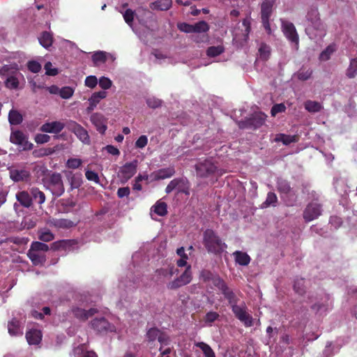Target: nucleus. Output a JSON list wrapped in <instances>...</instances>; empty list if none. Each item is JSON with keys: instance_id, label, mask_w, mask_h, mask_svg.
<instances>
[{"instance_id": "nucleus-48", "label": "nucleus", "mask_w": 357, "mask_h": 357, "mask_svg": "<svg viewBox=\"0 0 357 357\" xmlns=\"http://www.w3.org/2000/svg\"><path fill=\"white\" fill-rule=\"evenodd\" d=\"M278 202V197L273 192H269L267 194L266 201L262 204V207H268L270 206H275Z\"/></svg>"}, {"instance_id": "nucleus-7", "label": "nucleus", "mask_w": 357, "mask_h": 357, "mask_svg": "<svg viewBox=\"0 0 357 357\" xmlns=\"http://www.w3.org/2000/svg\"><path fill=\"white\" fill-rule=\"evenodd\" d=\"M47 188L55 197H60L64 193L65 188L61 174L54 172L50 176Z\"/></svg>"}, {"instance_id": "nucleus-44", "label": "nucleus", "mask_w": 357, "mask_h": 357, "mask_svg": "<svg viewBox=\"0 0 357 357\" xmlns=\"http://www.w3.org/2000/svg\"><path fill=\"white\" fill-rule=\"evenodd\" d=\"M38 238L43 242H50L54 238V235L49 229H43L38 232Z\"/></svg>"}, {"instance_id": "nucleus-41", "label": "nucleus", "mask_w": 357, "mask_h": 357, "mask_svg": "<svg viewBox=\"0 0 357 357\" xmlns=\"http://www.w3.org/2000/svg\"><path fill=\"white\" fill-rule=\"evenodd\" d=\"M106 96L107 92L105 91L94 92L89 98V102H92L93 104L97 106V105L100 102V100L105 98Z\"/></svg>"}, {"instance_id": "nucleus-24", "label": "nucleus", "mask_w": 357, "mask_h": 357, "mask_svg": "<svg viewBox=\"0 0 357 357\" xmlns=\"http://www.w3.org/2000/svg\"><path fill=\"white\" fill-rule=\"evenodd\" d=\"M26 338L29 344H38L41 341L42 335L40 331L32 329L26 332Z\"/></svg>"}, {"instance_id": "nucleus-46", "label": "nucleus", "mask_w": 357, "mask_h": 357, "mask_svg": "<svg viewBox=\"0 0 357 357\" xmlns=\"http://www.w3.org/2000/svg\"><path fill=\"white\" fill-rule=\"evenodd\" d=\"M54 152V150L52 148H43L34 150L32 154L36 158H42L44 156L50 155Z\"/></svg>"}, {"instance_id": "nucleus-32", "label": "nucleus", "mask_w": 357, "mask_h": 357, "mask_svg": "<svg viewBox=\"0 0 357 357\" xmlns=\"http://www.w3.org/2000/svg\"><path fill=\"white\" fill-rule=\"evenodd\" d=\"M27 255L34 265L43 264L45 261L44 256L38 254V252L29 249Z\"/></svg>"}, {"instance_id": "nucleus-14", "label": "nucleus", "mask_w": 357, "mask_h": 357, "mask_svg": "<svg viewBox=\"0 0 357 357\" xmlns=\"http://www.w3.org/2000/svg\"><path fill=\"white\" fill-rule=\"evenodd\" d=\"M68 128L71 130L83 143L89 144L90 137L86 129L74 121L68 123Z\"/></svg>"}, {"instance_id": "nucleus-3", "label": "nucleus", "mask_w": 357, "mask_h": 357, "mask_svg": "<svg viewBox=\"0 0 357 357\" xmlns=\"http://www.w3.org/2000/svg\"><path fill=\"white\" fill-rule=\"evenodd\" d=\"M277 190L280 193V197L284 199L285 204L288 206H294L296 202V198L291 199L288 197H296V192L291 187L290 183L283 178H278L276 183Z\"/></svg>"}, {"instance_id": "nucleus-40", "label": "nucleus", "mask_w": 357, "mask_h": 357, "mask_svg": "<svg viewBox=\"0 0 357 357\" xmlns=\"http://www.w3.org/2000/svg\"><path fill=\"white\" fill-rule=\"evenodd\" d=\"M335 45H329L324 51H322L319 55V59L321 61H327L331 58V54L335 52Z\"/></svg>"}, {"instance_id": "nucleus-57", "label": "nucleus", "mask_w": 357, "mask_h": 357, "mask_svg": "<svg viewBox=\"0 0 357 357\" xmlns=\"http://www.w3.org/2000/svg\"><path fill=\"white\" fill-rule=\"evenodd\" d=\"M27 68L31 73H38L41 70V65L36 61H29L27 63Z\"/></svg>"}, {"instance_id": "nucleus-5", "label": "nucleus", "mask_w": 357, "mask_h": 357, "mask_svg": "<svg viewBox=\"0 0 357 357\" xmlns=\"http://www.w3.org/2000/svg\"><path fill=\"white\" fill-rule=\"evenodd\" d=\"M275 0H264L261 4V19L262 25L268 34H271L270 17L273 13V8Z\"/></svg>"}, {"instance_id": "nucleus-39", "label": "nucleus", "mask_w": 357, "mask_h": 357, "mask_svg": "<svg viewBox=\"0 0 357 357\" xmlns=\"http://www.w3.org/2000/svg\"><path fill=\"white\" fill-rule=\"evenodd\" d=\"M225 52L223 45L211 46L206 50V55L209 57H215Z\"/></svg>"}, {"instance_id": "nucleus-54", "label": "nucleus", "mask_w": 357, "mask_h": 357, "mask_svg": "<svg viewBox=\"0 0 357 357\" xmlns=\"http://www.w3.org/2000/svg\"><path fill=\"white\" fill-rule=\"evenodd\" d=\"M160 331L157 328H151L146 333V337L149 342H153L158 339Z\"/></svg>"}, {"instance_id": "nucleus-21", "label": "nucleus", "mask_w": 357, "mask_h": 357, "mask_svg": "<svg viewBox=\"0 0 357 357\" xmlns=\"http://www.w3.org/2000/svg\"><path fill=\"white\" fill-rule=\"evenodd\" d=\"M64 174L70 183L71 190L80 187L82 183L81 174H74L71 171H65Z\"/></svg>"}, {"instance_id": "nucleus-11", "label": "nucleus", "mask_w": 357, "mask_h": 357, "mask_svg": "<svg viewBox=\"0 0 357 357\" xmlns=\"http://www.w3.org/2000/svg\"><path fill=\"white\" fill-rule=\"evenodd\" d=\"M138 161L134 160L132 162H126L119 169V177L122 183H126L137 172Z\"/></svg>"}, {"instance_id": "nucleus-52", "label": "nucleus", "mask_w": 357, "mask_h": 357, "mask_svg": "<svg viewBox=\"0 0 357 357\" xmlns=\"http://www.w3.org/2000/svg\"><path fill=\"white\" fill-rule=\"evenodd\" d=\"M201 278L204 282H209L212 281L213 284L214 285V281L216 278H220L219 276H215L213 274L207 270H204L201 272Z\"/></svg>"}, {"instance_id": "nucleus-36", "label": "nucleus", "mask_w": 357, "mask_h": 357, "mask_svg": "<svg viewBox=\"0 0 357 357\" xmlns=\"http://www.w3.org/2000/svg\"><path fill=\"white\" fill-rule=\"evenodd\" d=\"M210 26L208 24L204 21H199L193 24V33H206L209 31Z\"/></svg>"}, {"instance_id": "nucleus-15", "label": "nucleus", "mask_w": 357, "mask_h": 357, "mask_svg": "<svg viewBox=\"0 0 357 357\" xmlns=\"http://www.w3.org/2000/svg\"><path fill=\"white\" fill-rule=\"evenodd\" d=\"M321 214V206L315 202L308 204L303 211V218L305 222H310L320 216Z\"/></svg>"}, {"instance_id": "nucleus-34", "label": "nucleus", "mask_w": 357, "mask_h": 357, "mask_svg": "<svg viewBox=\"0 0 357 357\" xmlns=\"http://www.w3.org/2000/svg\"><path fill=\"white\" fill-rule=\"evenodd\" d=\"M30 194L32 200L34 199L38 204H42L45 201V195L43 192L40 191L38 188H32L30 190Z\"/></svg>"}, {"instance_id": "nucleus-43", "label": "nucleus", "mask_w": 357, "mask_h": 357, "mask_svg": "<svg viewBox=\"0 0 357 357\" xmlns=\"http://www.w3.org/2000/svg\"><path fill=\"white\" fill-rule=\"evenodd\" d=\"M346 75L349 78H354L356 77L357 75V58L351 60Z\"/></svg>"}, {"instance_id": "nucleus-22", "label": "nucleus", "mask_w": 357, "mask_h": 357, "mask_svg": "<svg viewBox=\"0 0 357 357\" xmlns=\"http://www.w3.org/2000/svg\"><path fill=\"white\" fill-rule=\"evenodd\" d=\"M16 199L20 204L25 208H29L32 205L31 195L27 191L23 190L18 192L16 194Z\"/></svg>"}, {"instance_id": "nucleus-17", "label": "nucleus", "mask_w": 357, "mask_h": 357, "mask_svg": "<svg viewBox=\"0 0 357 357\" xmlns=\"http://www.w3.org/2000/svg\"><path fill=\"white\" fill-rule=\"evenodd\" d=\"M65 128V124L61 121L47 122L43 124L40 130L43 132L58 134Z\"/></svg>"}, {"instance_id": "nucleus-51", "label": "nucleus", "mask_w": 357, "mask_h": 357, "mask_svg": "<svg viewBox=\"0 0 357 357\" xmlns=\"http://www.w3.org/2000/svg\"><path fill=\"white\" fill-rule=\"evenodd\" d=\"M59 94L63 99H68L73 96L74 89L70 86H63L60 89Z\"/></svg>"}, {"instance_id": "nucleus-10", "label": "nucleus", "mask_w": 357, "mask_h": 357, "mask_svg": "<svg viewBox=\"0 0 357 357\" xmlns=\"http://www.w3.org/2000/svg\"><path fill=\"white\" fill-rule=\"evenodd\" d=\"M192 279L191 266L188 265L184 272L177 278L167 284L169 289L174 290L188 284Z\"/></svg>"}, {"instance_id": "nucleus-1", "label": "nucleus", "mask_w": 357, "mask_h": 357, "mask_svg": "<svg viewBox=\"0 0 357 357\" xmlns=\"http://www.w3.org/2000/svg\"><path fill=\"white\" fill-rule=\"evenodd\" d=\"M203 244L208 252L215 255L221 254L227 248V245L216 233L211 229H207L204 232Z\"/></svg>"}, {"instance_id": "nucleus-59", "label": "nucleus", "mask_w": 357, "mask_h": 357, "mask_svg": "<svg viewBox=\"0 0 357 357\" xmlns=\"http://www.w3.org/2000/svg\"><path fill=\"white\" fill-rule=\"evenodd\" d=\"M6 86L10 89H15L19 86V81L15 77H9L5 82Z\"/></svg>"}, {"instance_id": "nucleus-18", "label": "nucleus", "mask_w": 357, "mask_h": 357, "mask_svg": "<svg viewBox=\"0 0 357 357\" xmlns=\"http://www.w3.org/2000/svg\"><path fill=\"white\" fill-rule=\"evenodd\" d=\"M306 18L316 30H323L324 26L319 17V13L317 8H311L306 15Z\"/></svg>"}, {"instance_id": "nucleus-35", "label": "nucleus", "mask_w": 357, "mask_h": 357, "mask_svg": "<svg viewBox=\"0 0 357 357\" xmlns=\"http://www.w3.org/2000/svg\"><path fill=\"white\" fill-rule=\"evenodd\" d=\"M294 290L296 294L303 296L306 292L305 286V280L303 278H297L294 283Z\"/></svg>"}, {"instance_id": "nucleus-8", "label": "nucleus", "mask_w": 357, "mask_h": 357, "mask_svg": "<svg viewBox=\"0 0 357 357\" xmlns=\"http://www.w3.org/2000/svg\"><path fill=\"white\" fill-rule=\"evenodd\" d=\"M10 142L13 144L21 146L23 151H30L33 147V144L29 142L28 137L20 130H12Z\"/></svg>"}, {"instance_id": "nucleus-4", "label": "nucleus", "mask_w": 357, "mask_h": 357, "mask_svg": "<svg viewBox=\"0 0 357 357\" xmlns=\"http://www.w3.org/2000/svg\"><path fill=\"white\" fill-rule=\"evenodd\" d=\"M195 171L197 177L208 178L213 176L218 171V168L215 162L211 159H205L199 161L195 165Z\"/></svg>"}, {"instance_id": "nucleus-30", "label": "nucleus", "mask_w": 357, "mask_h": 357, "mask_svg": "<svg viewBox=\"0 0 357 357\" xmlns=\"http://www.w3.org/2000/svg\"><path fill=\"white\" fill-rule=\"evenodd\" d=\"M304 107L307 112L311 113L319 112L323 108V106L320 102L310 100L305 102Z\"/></svg>"}, {"instance_id": "nucleus-16", "label": "nucleus", "mask_w": 357, "mask_h": 357, "mask_svg": "<svg viewBox=\"0 0 357 357\" xmlns=\"http://www.w3.org/2000/svg\"><path fill=\"white\" fill-rule=\"evenodd\" d=\"M90 121L96 127L97 131H98L100 134H105L107 128V119L103 114L98 112L93 113L90 116Z\"/></svg>"}, {"instance_id": "nucleus-27", "label": "nucleus", "mask_w": 357, "mask_h": 357, "mask_svg": "<svg viewBox=\"0 0 357 357\" xmlns=\"http://www.w3.org/2000/svg\"><path fill=\"white\" fill-rule=\"evenodd\" d=\"M298 139V137L297 135H289L285 134H278L275 136V142H282L284 145H289L291 143L296 142Z\"/></svg>"}, {"instance_id": "nucleus-26", "label": "nucleus", "mask_w": 357, "mask_h": 357, "mask_svg": "<svg viewBox=\"0 0 357 357\" xmlns=\"http://www.w3.org/2000/svg\"><path fill=\"white\" fill-rule=\"evenodd\" d=\"M172 5V0H157L150 4L152 10H167Z\"/></svg>"}, {"instance_id": "nucleus-64", "label": "nucleus", "mask_w": 357, "mask_h": 357, "mask_svg": "<svg viewBox=\"0 0 357 357\" xmlns=\"http://www.w3.org/2000/svg\"><path fill=\"white\" fill-rule=\"evenodd\" d=\"M99 86L104 90L109 89L112 84V81L106 77H101L99 79Z\"/></svg>"}, {"instance_id": "nucleus-2", "label": "nucleus", "mask_w": 357, "mask_h": 357, "mask_svg": "<svg viewBox=\"0 0 357 357\" xmlns=\"http://www.w3.org/2000/svg\"><path fill=\"white\" fill-rule=\"evenodd\" d=\"M214 286L218 289L224 298L227 301L230 307L237 304L240 301L239 296L241 295V292L231 289L222 278H216L214 281Z\"/></svg>"}, {"instance_id": "nucleus-45", "label": "nucleus", "mask_w": 357, "mask_h": 357, "mask_svg": "<svg viewBox=\"0 0 357 357\" xmlns=\"http://www.w3.org/2000/svg\"><path fill=\"white\" fill-rule=\"evenodd\" d=\"M92 61L95 65L104 63L107 61V54L105 52H97L92 56Z\"/></svg>"}, {"instance_id": "nucleus-53", "label": "nucleus", "mask_w": 357, "mask_h": 357, "mask_svg": "<svg viewBox=\"0 0 357 357\" xmlns=\"http://www.w3.org/2000/svg\"><path fill=\"white\" fill-rule=\"evenodd\" d=\"M220 315L216 312H208L206 314L204 321L206 324L211 326V324L219 318Z\"/></svg>"}, {"instance_id": "nucleus-55", "label": "nucleus", "mask_w": 357, "mask_h": 357, "mask_svg": "<svg viewBox=\"0 0 357 357\" xmlns=\"http://www.w3.org/2000/svg\"><path fill=\"white\" fill-rule=\"evenodd\" d=\"M259 52L261 58L264 60H267L270 54V47L265 43L261 44Z\"/></svg>"}, {"instance_id": "nucleus-31", "label": "nucleus", "mask_w": 357, "mask_h": 357, "mask_svg": "<svg viewBox=\"0 0 357 357\" xmlns=\"http://www.w3.org/2000/svg\"><path fill=\"white\" fill-rule=\"evenodd\" d=\"M40 44L45 48H48L52 46L53 43L52 35L47 32L43 31L38 38Z\"/></svg>"}, {"instance_id": "nucleus-13", "label": "nucleus", "mask_w": 357, "mask_h": 357, "mask_svg": "<svg viewBox=\"0 0 357 357\" xmlns=\"http://www.w3.org/2000/svg\"><path fill=\"white\" fill-rule=\"evenodd\" d=\"M281 22V28L284 36L290 42L298 45L299 43V37L294 24L284 20H282Z\"/></svg>"}, {"instance_id": "nucleus-56", "label": "nucleus", "mask_w": 357, "mask_h": 357, "mask_svg": "<svg viewBox=\"0 0 357 357\" xmlns=\"http://www.w3.org/2000/svg\"><path fill=\"white\" fill-rule=\"evenodd\" d=\"M45 74L49 76H56L59 73V70L56 68H52V63L50 61H47L45 66Z\"/></svg>"}, {"instance_id": "nucleus-25", "label": "nucleus", "mask_w": 357, "mask_h": 357, "mask_svg": "<svg viewBox=\"0 0 357 357\" xmlns=\"http://www.w3.org/2000/svg\"><path fill=\"white\" fill-rule=\"evenodd\" d=\"M236 264L241 266H248L251 260L250 257L242 251H235L233 253Z\"/></svg>"}, {"instance_id": "nucleus-58", "label": "nucleus", "mask_w": 357, "mask_h": 357, "mask_svg": "<svg viewBox=\"0 0 357 357\" xmlns=\"http://www.w3.org/2000/svg\"><path fill=\"white\" fill-rule=\"evenodd\" d=\"M147 105L152 109H156L161 106L162 100L155 97L149 98L146 99Z\"/></svg>"}, {"instance_id": "nucleus-9", "label": "nucleus", "mask_w": 357, "mask_h": 357, "mask_svg": "<svg viewBox=\"0 0 357 357\" xmlns=\"http://www.w3.org/2000/svg\"><path fill=\"white\" fill-rule=\"evenodd\" d=\"M91 326L97 333L101 335L116 331L114 325L110 324L105 317L93 319L91 321Z\"/></svg>"}, {"instance_id": "nucleus-50", "label": "nucleus", "mask_w": 357, "mask_h": 357, "mask_svg": "<svg viewBox=\"0 0 357 357\" xmlns=\"http://www.w3.org/2000/svg\"><path fill=\"white\" fill-rule=\"evenodd\" d=\"M30 248L32 249V250L36 251V252H39V251L47 252L50 249L49 246L47 244H45L43 242H40V241L32 242Z\"/></svg>"}, {"instance_id": "nucleus-19", "label": "nucleus", "mask_w": 357, "mask_h": 357, "mask_svg": "<svg viewBox=\"0 0 357 357\" xmlns=\"http://www.w3.org/2000/svg\"><path fill=\"white\" fill-rule=\"evenodd\" d=\"M76 244L77 241L74 239H63L52 243L51 244L50 249L54 251H70L72 248Z\"/></svg>"}, {"instance_id": "nucleus-6", "label": "nucleus", "mask_w": 357, "mask_h": 357, "mask_svg": "<svg viewBox=\"0 0 357 357\" xmlns=\"http://www.w3.org/2000/svg\"><path fill=\"white\" fill-rule=\"evenodd\" d=\"M231 309L236 318L241 321L245 327L253 326V318L247 312V307L245 303L243 302L241 305H234L231 307Z\"/></svg>"}, {"instance_id": "nucleus-49", "label": "nucleus", "mask_w": 357, "mask_h": 357, "mask_svg": "<svg viewBox=\"0 0 357 357\" xmlns=\"http://www.w3.org/2000/svg\"><path fill=\"white\" fill-rule=\"evenodd\" d=\"M71 312L73 315L79 320L85 321L87 319V315L85 312V310L82 308L78 307H73L71 308Z\"/></svg>"}, {"instance_id": "nucleus-63", "label": "nucleus", "mask_w": 357, "mask_h": 357, "mask_svg": "<svg viewBox=\"0 0 357 357\" xmlns=\"http://www.w3.org/2000/svg\"><path fill=\"white\" fill-rule=\"evenodd\" d=\"M285 110L286 107L283 103L275 104L272 107L271 114L275 116L277 114L284 112Z\"/></svg>"}, {"instance_id": "nucleus-20", "label": "nucleus", "mask_w": 357, "mask_h": 357, "mask_svg": "<svg viewBox=\"0 0 357 357\" xmlns=\"http://www.w3.org/2000/svg\"><path fill=\"white\" fill-rule=\"evenodd\" d=\"M10 177L15 182H26L31 178L30 172L26 169L10 170Z\"/></svg>"}, {"instance_id": "nucleus-33", "label": "nucleus", "mask_w": 357, "mask_h": 357, "mask_svg": "<svg viewBox=\"0 0 357 357\" xmlns=\"http://www.w3.org/2000/svg\"><path fill=\"white\" fill-rule=\"evenodd\" d=\"M8 121L11 125H19L23 121L22 115L15 109H11L8 114Z\"/></svg>"}, {"instance_id": "nucleus-23", "label": "nucleus", "mask_w": 357, "mask_h": 357, "mask_svg": "<svg viewBox=\"0 0 357 357\" xmlns=\"http://www.w3.org/2000/svg\"><path fill=\"white\" fill-rule=\"evenodd\" d=\"M175 174V169L173 167L163 168L153 173L155 180L165 179L170 178Z\"/></svg>"}, {"instance_id": "nucleus-12", "label": "nucleus", "mask_w": 357, "mask_h": 357, "mask_svg": "<svg viewBox=\"0 0 357 357\" xmlns=\"http://www.w3.org/2000/svg\"><path fill=\"white\" fill-rule=\"evenodd\" d=\"M266 117L267 116L263 112H255L250 118L241 122V128L257 129L264 124Z\"/></svg>"}, {"instance_id": "nucleus-37", "label": "nucleus", "mask_w": 357, "mask_h": 357, "mask_svg": "<svg viewBox=\"0 0 357 357\" xmlns=\"http://www.w3.org/2000/svg\"><path fill=\"white\" fill-rule=\"evenodd\" d=\"M195 345L203 351L205 357H215L214 351L206 343L200 342L195 343Z\"/></svg>"}, {"instance_id": "nucleus-38", "label": "nucleus", "mask_w": 357, "mask_h": 357, "mask_svg": "<svg viewBox=\"0 0 357 357\" xmlns=\"http://www.w3.org/2000/svg\"><path fill=\"white\" fill-rule=\"evenodd\" d=\"M153 208V211L160 216H164L167 213V205L164 202L158 201Z\"/></svg>"}, {"instance_id": "nucleus-29", "label": "nucleus", "mask_w": 357, "mask_h": 357, "mask_svg": "<svg viewBox=\"0 0 357 357\" xmlns=\"http://www.w3.org/2000/svg\"><path fill=\"white\" fill-rule=\"evenodd\" d=\"M184 181H185L183 178H174L172 180L165 188L166 193L169 194L176 188L178 189L179 192H184V190L181 188V185L184 184Z\"/></svg>"}, {"instance_id": "nucleus-60", "label": "nucleus", "mask_w": 357, "mask_h": 357, "mask_svg": "<svg viewBox=\"0 0 357 357\" xmlns=\"http://www.w3.org/2000/svg\"><path fill=\"white\" fill-rule=\"evenodd\" d=\"M177 27L182 32L187 33H193V24H190L186 22H181L177 24Z\"/></svg>"}, {"instance_id": "nucleus-62", "label": "nucleus", "mask_w": 357, "mask_h": 357, "mask_svg": "<svg viewBox=\"0 0 357 357\" xmlns=\"http://www.w3.org/2000/svg\"><path fill=\"white\" fill-rule=\"evenodd\" d=\"M85 86L90 89H93L98 84V79L94 75L87 76L84 81Z\"/></svg>"}, {"instance_id": "nucleus-42", "label": "nucleus", "mask_w": 357, "mask_h": 357, "mask_svg": "<svg viewBox=\"0 0 357 357\" xmlns=\"http://www.w3.org/2000/svg\"><path fill=\"white\" fill-rule=\"evenodd\" d=\"M54 225L61 229H70L76 226V223L68 219H59L55 222Z\"/></svg>"}, {"instance_id": "nucleus-47", "label": "nucleus", "mask_w": 357, "mask_h": 357, "mask_svg": "<svg viewBox=\"0 0 357 357\" xmlns=\"http://www.w3.org/2000/svg\"><path fill=\"white\" fill-rule=\"evenodd\" d=\"M312 70L310 68H301L296 73V77L299 80L305 81L310 78Z\"/></svg>"}, {"instance_id": "nucleus-28", "label": "nucleus", "mask_w": 357, "mask_h": 357, "mask_svg": "<svg viewBox=\"0 0 357 357\" xmlns=\"http://www.w3.org/2000/svg\"><path fill=\"white\" fill-rule=\"evenodd\" d=\"M8 330L10 335L17 336L22 335V332L20 331V321L15 318L8 322Z\"/></svg>"}, {"instance_id": "nucleus-61", "label": "nucleus", "mask_w": 357, "mask_h": 357, "mask_svg": "<svg viewBox=\"0 0 357 357\" xmlns=\"http://www.w3.org/2000/svg\"><path fill=\"white\" fill-rule=\"evenodd\" d=\"M242 24L245 28L243 36H244V40H247L248 38L249 33L251 31V22L249 18H245L243 20Z\"/></svg>"}]
</instances>
